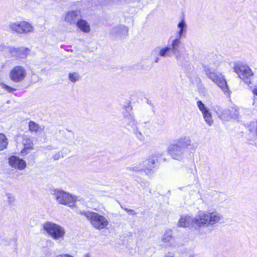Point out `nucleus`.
Wrapping results in <instances>:
<instances>
[{"mask_svg":"<svg viewBox=\"0 0 257 257\" xmlns=\"http://www.w3.org/2000/svg\"><path fill=\"white\" fill-rule=\"evenodd\" d=\"M204 70L208 78L219 87L226 95H229V88L224 76L222 73L216 72L208 67H205Z\"/></svg>","mask_w":257,"mask_h":257,"instance_id":"obj_4","label":"nucleus"},{"mask_svg":"<svg viewBox=\"0 0 257 257\" xmlns=\"http://www.w3.org/2000/svg\"><path fill=\"white\" fill-rule=\"evenodd\" d=\"M172 238V231L170 229L167 230L162 237V240L164 242H169Z\"/></svg>","mask_w":257,"mask_h":257,"instance_id":"obj_24","label":"nucleus"},{"mask_svg":"<svg viewBox=\"0 0 257 257\" xmlns=\"http://www.w3.org/2000/svg\"><path fill=\"white\" fill-rule=\"evenodd\" d=\"M79 213L84 216L90 222L92 226L96 229H105L109 225L108 218L97 212L89 211H80Z\"/></svg>","mask_w":257,"mask_h":257,"instance_id":"obj_2","label":"nucleus"},{"mask_svg":"<svg viewBox=\"0 0 257 257\" xmlns=\"http://www.w3.org/2000/svg\"><path fill=\"white\" fill-rule=\"evenodd\" d=\"M181 41L179 39H172L171 45L165 47H157L154 51L157 52L158 55L163 58H170L173 55L175 56L177 59H179L180 55L179 54V48Z\"/></svg>","mask_w":257,"mask_h":257,"instance_id":"obj_3","label":"nucleus"},{"mask_svg":"<svg viewBox=\"0 0 257 257\" xmlns=\"http://www.w3.org/2000/svg\"><path fill=\"white\" fill-rule=\"evenodd\" d=\"M9 162L11 166L20 170L24 169L26 167V162L16 156L11 157L9 159Z\"/></svg>","mask_w":257,"mask_h":257,"instance_id":"obj_16","label":"nucleus"},{"mask_svg":"<svg viewBox=\"0 0 257 257\" xmlns=\"http://www.w3.org/2000/svg\"><path fill=\"white\" fill-rule=\"evenodd\" d=\"M125 210L127 211V212H133L134 211L133 210L128 209L127 208H125Z\"/></svg>","mask_w":257,"mask_h":257,"instance_id":"obj_33","label":"nucleus"},{"mask_svg":"<svg viewBox=\"0 0 257 257\" xmlns=\"http://www.w3.org/2000/svg\"><path fill=\"white\" fill-rule=\"evenodd\" d=\"M54 198L60 204L74 208L76 205V197L62 190L56 189L52 193Z\"/></svg>","mask_w":257,"mask_h":257,"instance_id":"obj_6","label":"nucleus"},{"mask_svg":"<svg viewBox=\"0 0 257 257\" xmlns=\"http://www.w3.org/2000/svg\"><path fill=\"white\" fill-rule=\"evenodd\" d=\"M55 257H74V256L73 255L69 254L64 253V254H61L57 255Z\"/></svg>","mask_w":257,"mask_h":257,"instance_id":"obj_31","label":"nucleus"},{"mask_svg":"<svg viewBox=\"0 0 257 257\" xmlns=\"http://www.w3.org/2000/svg\"><path fill=\"white\" fill-rule=\"evenodd\" d=\"M29 130L32 133H41L44 130V126L31 121L29 123Z\"/></svg>","mask_w":257,"mask_h":257,"instance_id":"obj_20","label":"nucleus"},{"mask_svg":"<svg viewBox=\"0 0 257 257\" xmlns=\"http://www.w3.org/2000/svg\"><path fill=\"white\" fill-rule=\"evenodd\" d=\"M0 87L2 89H5L7 91L9 92H11L14 90L12 87L2 83H0Z\"/></svg>","mask_w":257,"mask_h":257,"instance_id":"obj_29","label":"nucleus"},{"mask_svg":"<svg viewBox=\"0 0 257 257\" xmlns=\"http://www.w3.org/2000/svg\"><path fill=\"white\" fill-rule=\"evenodd\" d=\"M215 111L218 117L223 120H228L230 119V111L229 109H223L220 107H216Z\"/></svg>","mask_w":257,"mask_h":257,"instance_id":"obj_18","label":"nucleus"},{"mask_svg":"<svg viewBox=\"0 0 257 257\" xmlns=\"http://www.w3.org/2000/svg\"><path fill=\"white\" fill-rule=\"evenodd\" d=\"M157 157L155 155H152L148 158L146 163L144 165V169L140 168L138 166H135L127 168V169L128 170H132L136 172H140L144 170H151L154 168L155 164L156 162H157Z\"/></svg>","mask_w":257,"mask_h":257,"instance_id":"obj_13","label":"nucleus"},{"mask_svg":"<svg viewBox=\"0 0 257 257\" xmlns=\"http://www.w3.org/2000/svg\"><path fill=\"white\" fill-rule=\"evenodd\" d=\"M177 144L183 150L188 149L190 151H195L197 148V145L192 143L191 139L189 137H183L179 138L177 141Z\"/></svg>","mask_w":257,"mask_h":257,"instance_id":"obj_12","label":"nucleus"},{"mask_svg":"<svg viewBox=\"0 0 257 257\" xmlns=\"http://www.w3.org/2000/svg\"><path fill=\"white\" fill-rule=\"evenodd\" d=\"M26 69L21 66H14L10 72L11 80L16 83L22 82L27 76Z\"/></svg>","mask_w":257,"mask_h":257,"instance_id":"obj_9","label":"nucleus"},{"mask_svg":"<svg viewBox=\"0 0 257 257\" xmlns=\"http://www.w3.org/2000/svg\"><path fill=\"white\" fill-rule=\"evenodd\" d=\"M9 49L13 55H16L19 52L23 50V49H20L14 47H9Z\"/></svg>","mask_w":257,"mask_h":257,"instance_id":"obj_28","label":"nucleus"},{"mask_svg":"<svg viewBox=\"0 0 257 257\" xmlns=\"http://www.w3.org/2000/svg\"><path fill=\"white\" fill-rule=\"evenodd\" d=\"M127 33V28L123 25L114 27L110 30V35L114 38H121L126 36Z\"/></svg>","mask_w":257,"mask_h":257,"instance_id":"obj_15","label":"nucleus"},{"mask_svg":"<svg viewBox=\"0 0 257 257\" xmlns=\"http://www.w3.org/2000/svg\"><path fill=\"white\" fill-rule=\"evenodd\" d=\"M76 26L84 33H89L90 31L89 24L84 20H78L76 23Z\"/></svg>","mask_w":257,"mask_h":257,"instance_id":"obj_21","label":"nucleus"},{"mask_svg":"<svg viewBox=\"0 0 257 257\" xmlns=\"http://www.w3.org/2000/svg\"><path fill=\"white\" fill-rule=\"evenodd\" d=\"M33 149H28V147H24L23 149L21 151V153L23 156L28 154L30 152V151Z\"/></svg>","mask_w":257,"mask_h":257,"instance_id":"obj_30","label":"nucleus"},{"mask_svg":"<svg viewBox=\"0 0 257 257\" xmlns=\"http://www.w3.org/2000/svg\"><path fill=\"white\" fill-rule=\"evenodd\" d=\"M24 147H28V149H33L34 144L30 139L24 138L23 140Z\"/></svg>","mask_w":257,"mask_h":257,"instance_id":"obj_26","label":"nucleus"},{"mask_svg":"<svg viewBox=\"0 0 257 257\" xmlns=\"http://www.w3.org/2000/svg\"><path fill=\"white\" fill-rule=\"evenodd\" d=\"M8 144V139L6 136L4 134L0 133V151L6 149Z\"/></svg>","mask_w":257,"mask_h":257,"instance_id":"obj_22","label":"nucleus"},{"mask_svg":"<svg viewBox=\"0 0 257 257\" xmlns=\"http://www.w3.org/2000/svg\"><path fill=\"white\" fill-rule=\"evenodd\" d=\"M252 93L253 94L255 95L256 96H257V87L253 88L252 91Z\"/></svg>","mask_w":257,"mask_h":257,"instance_id":"obj_32","label":"nucleus"},{"mask_svg":"<svg viewBox=\"0 0 257 257\" xmlns=\"http://www.w3.org/2000/svg\"><path fill=\"white\" fill-rule=\"evenodd\" d=\"M58 158H59V157L57 156H56V155L54 157V159L55 160L58 159Z\"/></svg>","mask_w":257,"mask_h":257,"instance_id":"obj_37","label":"nucleus"},{"mask_svg":"<svg viewBox=\"0 0 257 257\" xmlns=\"http://www.w3.org/2000/svg\"><path fill=\"white\" fill-rule=\"evenodd\" d=\"M9 27L11 31L19 34H28L34 31L32 25L25 21L11 22Z\"/></svg>","mask_w":257,"mask_h":257,"instance_id":"obj_7","label":"nucleus"},{"mask_svg":"<svg viewBox=\"0 0 257 257\" xmlns=\"http://www.w3.org/2000/svg\"><path fill=\"white\" fill-rule=\"evenodd\" d=\"M223 219L222 215L216 211H199L195 217L182 216L178 222V226L181 227L194 225L198 228L212 227L216 224L220 223Z\"/></svg>","mask_w":257,"mask_h":257,"instance_id":"obj_1","label":"nucleus"},{"mask_svg":"<svg viewBox=\"0 0 257 257\" xmlns=\"http://www.w3.org/2000/svg\"><path fill=\"white\" fill-rule=\"evenodd\" d=\"M26 52L28 51V49H26L24 50Z\"/></svg>","mask_w":257,"mask_h":257,"instance_id":"obj_39","label":"nucleus"},{"mask_svg":"<svg viewBox=\"0 0 257 257\" xmlns=\"http://www.w3.org/2000/svg\"><path fill=\"white\" fill-rule=\"evenodd\" d=\"M124 122L125 127L128 129H134L137 128L138 122L136 120L134 115L129 114L124 118Z\"/></svg>","mask_w":257,"mask_h":257,"instance_id":"obj_17","label":"nucleus"},{"mask_svg":"<svg viewBox=\"0 0 257 257\" xmlns=\"http://www.w3.org/2000/svg\"><path fill=\"white\" fill-rule=\"evenodd\" d=\"M168 152L173 159L182 160L184 157V151L177 144L170 145L168 148Z\"/></svg>","mask_w":257,"mask_h":257,"instance_id":"obj_10","label":"nucleus"},{"mask_svg":"<svg viewBox=\"0 0 257 257\" xmlns=\"http://www.w3.org/2000/svg\"><path fill=\"white\" fill-rule=\"evenodd\" d=\"M69 79L71 82H75L79 79V76L76 73H70L69 74Z\"/></svg>","mask_w":257,"mask_h":257,"instance_id":"obj_27","label":"nucleus"},{"mask_svg":"<svg viewBox=\"0 0 257 257\" xmlns=\"http://www.w3.org/2000/svg\"><path fill=\"white\" fill-rule=\"evenodd\" d=\"M13 198V197H11L10 196H9V199L10 200L12 199Z\"/></svg>","mask_w":257,"mask_h":257,"instance_id":"obj_38","label":"nucleus"},{"mask_svg":"<svg viewBox=\"0 0 257 257\" xmlns=\"http://www.w3.org/2000/svg\"><path fill=\"white\" fill-rule=\"evenodd\" d=\"M83 257H91L89 253H87L83 255Z\"/></svg>","mask_w":257,"mask_h":257,"instance_id":"obj_34","label":"nucleus"},{"mask_svg":"<svg viewBox=\"0 0 257 257\" xmlns=\"http://www.w3.org/2000/svg\"><path fill=\"white\" fill-rule=\"evenodd\" d=\"M159 58H157L156 59V60H155V62L156 63H158V62H159Z\"/></svg>","mask_w":257,"mask_h":257,"instance_id":"obj_35","label":"nucleus"},{"mask_svg":"<svg viewBox=\"0 0 257 257\" xmlns=\"http://www.w3.org/2000/svg\"><path fill=\"white\" fill-rule=\"evenodd\" d=\"M43 228L53 239L63 240L66 231L62 226L51 222H47L43 224Z\"/></svg>","mask_w":257,"mask_h":257,"instance_id":"obj_5","label":"nucleus"},{"mask_svg":"<svg viewBox=\"0 0 257 257\" xmlns=\"http://www.w3.org/2000/svg\"><path fill=\"white\" fill-rule=\"evenodd\" d=\"M81 12L80 10H76L70 11L65 13L64 15V21L70 24H75L76 20L80 17Z\"/></svg>","mask_w":257,"mask_h":257,"instance_id":"obj_14","label":"nucleus"},{"mask_svg":"<svg viewBox=\"0 0 257 257\" xmlns=\"http://www.w3.org/2000/svg\"><path fill=\"white\" fill-rule=\"evenodd\" d=\"M230 118H237L239 116L238 108L233 105L229 109Z\"/></svg>","mask_w":257,"mask_h":257,"instance_id":"obj_23","label":"nucleus"},{"mask_svg":"<svg viewBox=\"0 0 257 257\" xmlns=\"http://www.w3.org/2000/svg\"><path fill=\"white\" fill-rule=\"evenodd\" d=\"M187 27V26L185 21L184 19H183L177 25V27L179 29V31L178 32V36L174 39H179V41H181L180 40L181 38L186 32Z\"/></svg>","mask_w":257,"mask_h":257,"instance_id":"obj_19","label":"nucleus"},{"mask_svg":"<svg viewBox=\"0 0 257 257\" xmlns=\"http://www.w3.org/2000/svg\"><path fill=\"white\" fill-rule=\"evenodd\" d=\"M164 257H173V256L172 255L167 254V255H166Z\"/></svg>","mask_w":257,"mask_h":257,"instance_id":"obj_36","label":"nucleus"},{"mask_svg":"<svg viewBox=\"0 0 257 257\" xmlns=\"http://www.w3.org/2000/svg\"><path fill=\"white\" fill-rule=\"evenodd\" d=\"M134 134L136 138L140 142H144L145 141V137L143 134L139 130L137 127L134 130Z\"/></svg>","mask_w":257,"mask_h":257,"instance_id":"obj_25","label":"nucleus"},{"mask_svg":"<svg viewBox=\"0 0 257 257\" xmlns=\"http://www.w3.org/2000/svg\"><path fill=\"white\" fill-rule=\"evenodd\" d=\"M234 70L245 83L248 85L251 84L253 74L248 66L236 65L234 67Z\"/></svg>","mask_w":257,"mask_h":257,"instance_id":"obj_8","label":"nucleus"},{"mask_svg":"<svg viewBox=\"0 0 257 257\" xmlns=\"http://www.w3.org/2000/svg\"><path fill=\"white\" fill-rule=\"evenodd\" d=\"M197 105L199 109L201 111L204 120L208 125L211 126L213 124V120L211 113L209 111V109L207 108L201 101H197Z\"/></svg>","mask_w":257,"mask_h":257,"instance_id":"obj_11","label":"nucleus"}]
</instances>
